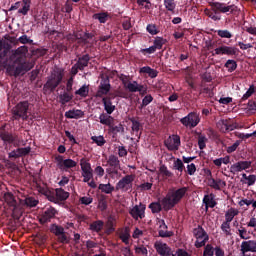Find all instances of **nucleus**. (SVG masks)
<instances>
[{
	"label": "nucleus",
	"mask_w": 256,
	"mask_h": 256,
	"mask_svg": "<svg viewBox=\"0 0 256 256\" xmlns=\"http://www.w3.org/2000/svg\"><path fill=\"white\" fill-rule=\"evenodd\" d=\"M9 51H11V44L0 39V67H4L9 75L19 77V75H25L27 71L32 70L33 63L23 62V57L19 56L27 53V46H22L12 51L7 58Z\"/></svg>",
	"instance_id": "1"
},
{
	"label": "nucleus",
	"mask_w": 256,
	"mask_h": 256,
	"mask_svg": "<svg viewBox=\"0 0 256 256\" xmlns=\"http://www.w3.org/2000/svg\"><path fill=\"white\" fill-rule=\"evenodd\" d=\"M187 191H189L187 187L170 188L166 196L161 200L164 211H171L176 205H179L185 195H187Z\"/></svg>",
	"instance_id": "2"
},
{
	"label": "nucleus",
	"mask_w": 256,
	"mask_h": 256,
	"mask_svg": "<svg viewBox=\"0 0 256 256\" xmlns=\"http://www.w3.org/2000/svg\"><path fill=\"white\" fill-rule=\"evenodd\" d=\"M63 81V74L57 70H54L50 76H48L46 83L43 86L44 93H53L57 87Z\"/></svg>",
	"instance_id": "3"
},
{
	"label": "nucleus",
	"mask_w": 256,
	"mask_h": 256,
	"mask_svg": "<svg viewBox=\"0 0 256 256\" xmlns=\"http://www.w3.org/2000/svg\"><path fill=\"white\" fill-rule=\"evenodd\" d=\"M210 7H212V11L214 13H223L224 15H236L239 8L235 5H228L223 2H210Z\"/></svg>",
	"instance_id": "4"
},
{
	"label": "nucleus",
	"mask_w": 256,
	"mask_h": 256,
	"mask_svg": "<svg viewBox=\"0 0 256 256\" xmlns=\"http://www.w3.org/2000/svg\"><path fill=\"white\" fill-rule=\"evenodd\" d=\"M192 233L196 239L194 243V247H196V249H201V247H205V245H207V242L209 241V234H207V231H205L203 226L198 225L193 229Z\"/></svg>",
	"instance_id": "5"
},
{
	"label": "nucleus",
	"mask_w": 256,
	"mask_h": 256,
	"mask_svg": "<svg viewBox=\"0 0 256 256\" xmlns=\"http://www.w3.org/2000/svg\"><path fill=\"white\" fill-rule=\"evenodd\" d=\"M28 111H29V102L27 101L19 102L12 109V117L15 121H19V119H22V121H27V119H29V116L27 115Z\"/></svg>",
	"instance_id": "6"
},
{
	"label": "nucleus",
	"mask_w": 256,
	"mask_h": 256,
	"mask_svg": "<svg viewBox=\"0 0 256 256\" xmlns=\"http://www.w3.org/2000/svg\"><path fill=\"white\" fill-rule=\"evenodd\" d=\"M0 139L1 141H3L5 147H7L8 145H14V147L19 146V143H17L19 136H17V134H13L12 132L7 131L5 129V125L0 128Z\"/></svg>",
	"instance_id": "7"
},
{
	"label": "nucleus",
	"mask_w": 256,
	"mask_h": 256,
	"mask_svg": "<svg viewBox=\"0 0 256 256\" xmlns=\"http://www.w3.org/2000/svg\"><path fill=\"white\" fill-rule=\"evenodd\" d=\"M133 181H135V174H128L120 179L116 184V191H122L127 193V191H132Z\"/></svg>",
	"instance_id": "8"
},
{
	"label": "nucleus",
	"mask_w": 256,
	"mask_h": 256,
	"mask_svg": "<svg viewBox=\"0 0 256 256\" xmlns=\"http://www.w3.org/2000/svg\"><path fill=\"white\" fill-rule=\"evenodd\" d=\"M107 164L110 167L106 169L108 175H119V169H121V161L117 155H110L107 159Z\"/></svg>",
	"instance_id": "9"
},
{
	"label": "nucleus",
	"mask_w": 256,
	"mask_h": 256,
	"mask_svg": "<svg viewBox=\"0 0 256 256\" xmlns=\"http://www.w3.org/2000/svg\"><path fill=\"white\" fill-rule=\"evenodd\" d=\"M46 197L52 203H63L65 201V190L63 188H56L48 191Z\"/></svg>",
	"instance_id": "10"
},
{
	"label": "nucleus",
	"mask_w": 256,
	"mask_h": 256,
	"mask_svg": "<svg viewBox=\"0 0 256 256\" xmlns=\"http://www.w3.org/2000/svg\"><path fill=\"white\" fill-rule=\"evenodd\" d=\"M201 119L199 118V114L195 112H190L187 116L180 119V123L184 125V127H197Z\"/></svg>",
	"instance_id": "11"
},
{
	"label": "nucleus",
	"mask_w": 256,
	"mask_h": 256,
	"mask_svg": "<svg viewBox=\"0 0 256 256\" xmlns=\"http://www.w3.org/2000/svg\"><path fill=\"white\" fill-rule=\"evenodd\" d=\"M165 147L168 151H179V147H181V137L179 135H172L164 141Z\"/></svg>",
	"instance_id": "12"
},
{
	"label": "nucleus",
	"mask_w": 256,
	"mask_h": 256,
	"mask_svg": "<svg viewBox=\"0 0 256 256\" xmlns=\"http://www.w3.org/2000/svg\"><path fill=\"white\" fill-rule=\"evenodd\" d=\"M147 207L145 204L140 203L139 205H135L133 208L129 210V214L135 221H139V219H145V210Z\"/></svg>",
	"instance_id": "13"
},
{
	"label": "nucleus",
	"mask_w": 256,
	"mask_h": 256,
	"mask_svg": "<svg viewBox=\"0 0 256 256\" xmlns=\"http://www.w3.org/2000/svg\"><path fill=\"white\" fill-rule=\"evenodd\" d=\"M55 215H57V210L54 207L49 206L45 208L39 218L41 225H45V223H49L51 219H55Z\"/></svg>",
	"instance_id": "14"
},
{
	"label": "nucleus",
	"mask_w": 256,
	"mask_h": 256,
	"mask_svg": "<svg viewBox=\"0 0 256 256\" xmlns=\"http://www.w3.org/2000/svg\"><path fill=\"white\" fill-rule=\"evenodd\" d=\"M214 51L215 55H227L228 57H233L239 53V49H237V47L227 45L219 46Z\"/></svg>",
	"instance_id": "15"
},
{
	"label": "nucleus",
	"mask_w": 256,
	"mask_h": 256,
	"mask_svg": "<svg viewBox=\"0 0 256 256\" xmlns=\"http://www.w3.org/2000/svg\"><path fill=\"white\" fill-rule=\"evenodd\" d=\"M253 162L251 161H238L231 165L230 173H241V171H247V169H251V165Z\"/></svg>",
	"instance_id": "16"
},
{
	"label": "nucleus",
	"mask_w": 256,
	"mask_h": 256,
	"mask_svg": "<svg viewBox=\"0 0 256 256\" xmlns=\"http://www.w3.org/2000/svg\"><path fill=\"white\" fill-rule=\"evenodd\" d=\"M31 153V147L17 148L8 153L9 159H19V157H25Z\"/></svg>",
	"instance_id": "17"
},
{
	"label": "nucleus",
	"mask_w": 256,
	"mask_h": 256,
	"mask_svg": "<svg viewBox=\"0 0 256 256\" xmlns=\"http://www.w3.org/2000/svg\"><path fill=\"white\" fill-rule=\"evenodd\" d=\"M154 249H156L158 255H161V256L171 255V248L167 245V243L157 241L154 244Z\"/></svg>",
	"instance_id": "18"
},
{
	"label": "nucleus",
	"mask_w": 256,
	"mask_h": 256,
	"mask_svg": "<svg viewBox=\"0 0 256 256\" xmlns=\"http://www.w3.org/2000/svg\"><path fill=\"white\" fill-rule=\"evenodd\" d=\"M50 229L51 233L58 237V241H60V243H65V228H63V226L58 224H52Z\"/></svg>",
	"instance_id": "19"
},
{
	"label": "nucleus",
	"mask_w": 256,
	"mask_h": 256,
	"mask_svg": "<svg viewBox=\"0 0 256 256\" xmlns=\"http://www.w3.org/2000/svg\"><path fill=\"white\" fill-rule=\"evenodd\" d=\"M4 201L8 204L9 207H12L13 215H17V200H15V196L11 192H7L4 194Z\"/></svg>",
	"instance_id": "20"
},
{
	"label": "nucleus",
	"mask_w": 256,
	"mask_h": 256,
	"mask_svg": "<svg viewBox=\"0 0 256 256\" xmlns=\"http://www.w3.org/2000/svg\"><path fill=\"white\" fill-rule=\"evenodd\" d=\"M241 255H247V253H256L255 250V243L253 242V240H248V241H243L241 243Z\"/></svg>",
	"instance_id": "21"
},
{
	"label": "nucleus",
	"mask_w": 256,
	"mask_h": 256,
	"mask_svg": "<svg viewBox=\"0 0 256 256\" xmlns=\"http://www.w3.org/2000/svg\"><path fill=\"white\" fill-rule=\"evenodd\" d=\"M217 127L218 129H220L222 133H229V131H233V129H235L233 124H231V120H227V119H221L217 123Z\"/></svg>",
	"instance_id": "22"
},
{
	"label": "nucleus",
	"mask_w": 256,
	"mask_h": 256,
	"mask_svg": "<svg viewBox=\"0 0 256 256\" xmlns=\"http://www.w3.org/2000/svg\"><path fill=\"white\" fill-rule=\"evenodd\" d=\"M160 230L158 231L159 237L167 238V237H173L172 231H167L168 226L165 224V220H160Z\"/></svg>",
	"instance_id": "23"
},
{
	"label": "nucleus",
	"mask_w": 256,
	"mask_h": 256,
	"mask_svg": "<svg viewBox=\"0 0 256 256\" xmlns=\"http://www.w3.org/2000/svg\"><path fill=\"white\" fill-rule=\"evenodd\" d=\"M102 103L104 105V110L108 115H112L115 111V105H113V102L111 101V97H103Z\"/></svg>",
	"instance_id": "24"
},
{
	"label": "nucleus",
	"mask_w": 256,
	"mask_h": 256,
	"mask_svg": "<svg viewBox=\"0 0 256 256\" xmlns=\"http://www.w3.org/2000/svg\"><path fill=\"white\" fill-rule=\"evenodd\" d=\"M140 75H148L151 79H155L159 75V72L150 66H144L139 70Z\"/></svg>",
	"instance_id": "25"
},
{
	"label": "nucleus",
	"mask_w": 256,
	"mask_h": 256,
	"mask_svg": "<svg viewBox=\"0 0 256 256\" xmlns=\"http://www.w3.org/2000/svg\"><path fill=\"white\" fill-rule=\"evenodd\" d=\"M84 115L85 113L79 109H72L65 112L66 119H81V117H84Z\"/></svg>",
	"instance_id": "26"
},
{
	"label": "nucleus",
	"mask_w": 256,
	"mask_h": 256,
	"mask_svg": "<svg viewBox=\"0 0 256 256\" xmlns=\"http://www.w3.org/2000/svg\"><path fill=\"white\" fill-rule=\"evenodd\" d=\"M99 121L101 125H106L107 127H109L112 123H115V118H113L111 114H108L106 112V113L100 114Z\"/></svg>",
	"instance_id": "27"
},
{
	"label": "nucleus",
	"mask_w": 256,
	"mask_h": 256,
	"mask_svg": "<svg viewBox=\"0 0 256 256\" xmlns=\"http://www.w3.org/2000/svg\"><path fill=\"white\" fill-rule=\"evenodd\" d=\"M109 127V133H112V138L117 139V133H125V127L123 124L113 125V123L108 126Z\"/></svg>",
	"instance_id": "28"
},
{
	"label": "nucleus",
	"mask_w": 256,
	"mask_h": 256,
	"mask_svg": "<svg viewBox=\"0 0 256 256\" xmlns=\"http://www.w3.org/2000/svg\"><path fill=\"white\" fill-rule=\"evenodd\" d=\"M103 227H105V222H103V220L93 221L89 225V229L90 231H93V233H101L103 231Z\"/></svg>",
	"instance_id": "29"
},
{
	"label": "nucleus",
	"mask_w": 256,
	"mask_h": 256,
	"mask_svg": "<svg viewBox=\"0 0 256 256\" xmlns=\"http://www.w3.org/2000/svg\"><path fill=\"white\" fill-rule=\"evenodd\" d=\"M89 61H91V57H89V54H85L80 57L76 63L79 71H83V69H85V67L89 65Z\"/></svg>",
	"instance_id": "30"
},
{
	"label": "nucleus",
	"mask_w": 256,
	"mask_h": 256,
	"mask_svg": "<svg viewBox=\"0 0 256 256\" xmlns=\"http://www.w3.org/2000/svg\"><path fill=\"white\" fill-rule=\"evenodd\" d=\"M209 185L210 187H212V189H215L216 191H221V187H227V182L221 179L215 180L214 178H211L209 180Z\"/></svg>",
	"instance_id": "31"
},
{
	"label": "nucleus",
	"mask_w": 256,
	"mask_h": 256,
	"mask_svg": "<svg viewBox=\"0 0 256 256\" xmlns=\"http://www.w3.org/2000/svg\"><path fill=\"white\" fill-rule=\"evenodd\" d=\"M109 91H111V86H105V85L100 84V85L98 86V90H97V92H96L95 97H98V98H100V99H103V97H104L105 95H109Z\"/></svg>",
	"instance_id": "32"
},
{
	"label": "nucleus",
	"mask_w": 256,
	"mask_h": 256,
	"mask_svg": "<svg viewBox=\"0 0 256 256\" xmlns=\"http://www.w3.org/2000/svg\"><path fill=\"white\" fill-rule=\"evenodd\" d=\"M237 215H239V210H237L235 208L228 209L225 213V221L224 222L231 223V221H233V219H235V217H237Z\"/></svg>",
	"instance_id": "33"
},
{
	"label": "nucleus",
	"mask_w": 256,
	"mask_h": 256,
	"mask_svg": "<svg viewBox=\"0 0 256 256\" xmlns=\"http://www.w3.org/2000/svg\"><path fill=\"white\" fill-rule=\"evenodd\" d=\"M98 189L101 191V193H106V195H111V193L115 191V187L111 185V183L99 184Z\"/></svg>",
	"instance_id": "34"
},
{
	"label": "nucleus",
	"mask_w": 256,
	"mask_h": 256,
	"mask_svg": "<svg viewBox=\"0 0 256 256\" xmlns=\"http://www.w3.org/2000/svg\"><path fill=\"white\" fill-rule=\"evenodd\" d=\"M203 203L204 205H207V207H210L211 209L217 206V202L213 198V194L205 195L203 198Z\"/></svg>",
	"instance_id": "35"
},
{
	"label": "nucleus",
	"mask_w": 256,
	"mask_h": 256,
	"mask_svg": "<svg viewBox=\"0 0 256 256\" xmlns=\"http://www.w3.org/2000/svg\"><path fill=\"white\" fill-rule=\"evenodd\" d=\"M131 238V230L129 227H125L124 231L120 234V239L125 245H129V239Z\"/></svg>",
	"instance_id": "36"
},
{
	"label": "nucleus",
	"mask_w": 256,
	"mask_h": 256,
	"mask_svg": "<svg viewBox=\"0 0 256 256\" xmlns=\"http://www.w3.org/2000/svg\"><path fill=\"white\" fill-rule=\"evenodd\" d=\"M173 169H175V171H179V177H181L183 171L185 170V164H183V160L177 158L173 163Z\"/></svg>",
	"instance_id": "37"
},
{
	"label": "nucleus",
	"mask_w": 256,
	"mask_h": 256,
	"mask_svg": "<svg viewBox=\"0 0 256 256\" xmlns=\"http://www.w3.org/2000/svg\"><path fill=\"white\" fill-rule=\"evenodd\" d=\"M93 19L98 20L99 23H107L109 19V13L107 12L96 13L93 15Z\"/></svg>",
	"instance_id": "38"
},
{
	"label": "nucleus",
	"mask_w": 256,
	"mask_h": 256,
	"mask_svg": "<svg viewBox=\"0 0 256 256\" xmlns=\"http://www.w3.org/2000/svg\"><path fill=\"white\" fill-rule=\"evenodd\" d=\"M21 203H24L26 207H37L39 201L34 197H26L24 200H21Z\"/></svg>",
	"instance_id": "39"
},
{
	"label": "nucleus",
	"mask_w": 256,
	"mask_h": 256,
	"mask_svg": "<svg viewBox=\"0 0 256 256\" xmlns=\"http://www.w3.org/2000/svg\"><path fill=\"white\" fill-rule=\"evenodd\" d=\"M149 209H151L152 213H161L163 211V204L161 202H152L149 205Z\"/></svg>",
	"instance_id": "40"
},
{
	"label": "nucleus",
	"mask_w": 256,
	"mask_h": 256,
	"mask_svg": "<svg viewBox=\"0 0 256 256\" xmlns=\"http://www.w3.org/2000/svg\"><path fill=\"white\" fill-rule=\"evenodd\" d=\"M242 178H244L245 181H247L245 183H246V185H248V187H251V186L255 185V182H256V175L255 174H251V175L247 176V174L243 173Z\"/></svg>",
	"instance_id": "41"
},
{
	"label": "nucleus",
	"mask_w": 256,
	"mask_h": 256,
	"mask_svg": "<svg viewBox=\"0 0 256 256\" xmlns=\"http://www.w3.org/2000/svg\"><path fill=\"white\" fill-rule=\"evenodd\" d=\"M215 33H217L218 37H221V39H231L233 37V33L227 29L216 30Z\"/></svg>",
	"instance_id": "42"
},
{
	"label": "nucleus",
	"mask_w": 256,
	"mask_h": 256,
	"mask_svg": "<svg viewBox=\"0 0 256 256\" xmlns=\"http://www.w3.org/2000/svg\"><path fill=\"white\" fill-rule=\"evenodd\" d=\"M164 6L170 13H174L177 3H175V0H164Z\"/></svg>",
	"instance_id": "43"
},
{
	"label": "nucleus",
	"mask_w": 256,
	"mask_h": 256,
	"mask_svg": "<svg viewBox=\"0 0 256 256\" xmlns=\"http://www.w3.org/2000/svg\"><path fill=\"white\" fill-rule=\"evenodd\" d=\"M91 141H93V143H96V145L98 147H103L105 145V143H107V140H105V137L103 136H92L91 137Z\"/></svg>",
	"instance_id": "44"
},
{
	"label": "nucleus",
	"mask_w": 256,
	"mask_h": 256,
	"mask_svg": "<svg viewBox=\"0 0 256 256\" xmlns=\"http://www.w3.org/2000/svg\"><path fill=\"white\" fill-rule=\"evenodd\" d=\"M150 103H153V96L151 94H147L142 99V103L139 106V109H145V107H147V105H150Z\"/></svg>",
	"instance_id": "45"
},
{
	"label": "nucleus",
	"mask_w": 256,
	"mask_h": 256,
	"mask_svg": "<svg viewBox=\"0 0 256 256\" xmlns=\"http://www.w3.org/2000/svg\"><path fill=\"white\" fill-rule=\"evenodd\" d=\"M224 67L228 69L229 73H233L237 69V61L235 60H227Z\"/></svg>",
	"instance_id": "46"
},
{
	"label": "nucleus",
	"mask_w": 256,
	"mask_h": 256,
	"mask_svg": "<svg viewBox=\"0 0 256 256\" xmlns=\"http://www.w3.org/2000/svg\"><path fill=\"white\" fill-rule=\"evenodd\" d=\"M167 43V39L163 37H156L154 40V47L155 49H163V46Z\"/></svg>",
	"instance_id": "47"
},
{
	"label": "nucleus",
	"mask_w": 256,
	"mask_h": 256,
	"mask_svg": "<svg viewBox=\"0 0 256 256\" xmlns=\"http://www.w3.org/2000/svg\"><path fill=\"white\" fill-rule=\"evenodd\" d=\"M215 255V248L211 244H205L203 256H214Z\"/></svg>",
	"instance_id": "48"
},
{
	"label": "nucleus",
	"mask_w": 256,
	"mask_h": 256,
	"mask_svg": "<svg viewBox=\"0 0 256 256\" xmlns=\"http://www.w3.org/2000/svg\"><path fill=\"white\" fill-rule=\"evenodd\" d=\"M55 163L57 164V167L61 171H65V158H63V156H61V155L56 156Z\"/></svg>",
	"instance_id": "49"
},
{
	"label": "nucleus",
	"mask_w": 256,
	"mask_h": 256,
	"mask_svg": "<svg viewBox=\"0 0 256 256\" xmlns=\"http://www.w3.org/2000/svg\"><path fill=\"white\" fill-rule=\"evenodd\" d=\"M254 93H255V85L252 84L250 85L246 93L242 96L241 102L243 103V101H247V99H249V97H251V95H253Z\"/></svg>",
	"instance_id": "50"
},
{
	"label": "nucleus",
	"mask_w": 256,
	"mask_h": 256,
	"mask_svg": "<svg viewBox=\"0 0 256 256\" xmlns=\"http://www.w3.org/2000/svg\"><path fill=\"white\" fill-rule=\"evenodd\" d=\"M75 93L80 97H87V95H89V86L83 85Z\"/></svg>",
	"instance_id": "51"
},
{
	"label": "nucleus",
	"mask_w": 256,
	"mask_h": 256,
	"mask_svg": "<svg viewBox=\"0 0 256 256\" xmlns=\"http://www.w3.org/2000/svg\"><path fill=\"white\" fill-rule=\"evenodd\" d=\"M82 177L84 183H89L93 179V170L82 171Z\"/></svg>",
	"instance_id": "52"
},
{
	"label": "nucleus",
	"mask_w": 256,
	"mask_h": 256,
	"mask_svg": "<svg viewBox=\"0 0 256 256\" xmlns=\"http://www.w3.org/2000/svg\"><path fill=\"white\" fill-rule=\"evenodd\" d=\"M130 121L132 123V127H131L132 131L134 133H139V131H141V122L135 120V118H130Z\"/></svg>",
	"instance_id": "53"
},
{
	"label": "nucleus",
	"mask_w": 256,
	"mask_h": 256,
	"mask_svg": "<svg viewBox=\"0 0 256 256\" xmlns=\"http://www.w3.org/2000/svg\"><path fill=\"white\" fill-rule=\"evenodd\" d=\"M80 167L82 171H93V168H91V163H89L85 158L80 160Z\"/></svg>",
	"instance_id": "54"
},
{
	"label": "nucleus",
	"mask_w": 256,
	"mask_h": 256,
	"mask_svg": "<svg viewBox=\"0 0 256 256\" xmlns=\"http://www.w3.org/2000/svg\"><path fill=\"white\" fill-rule=\"evenodd\" d=\"M139 83L137 81L129 82L125 87L128 89L130 93H137L139 90L138 87Z\"/></svg>",
	"instance_id": "55"
},
{
	"label": "nucleus",
	"mask_w": 256,
	"mask_h": 256,
	"mask_svg": "<svg viewBox=\"0 0 256 256\" xmlns=\"http://www.w3.org/2000/svg\"><path fill=\"white\" fill-rule=\"evenodd\" d=\"M159 171L161 175H163V177H165L166 179L173 177V173L169 171V169H167V166L165 165L160 166Z\"/></svg>",
	"instance_id": "56"
},
{
	"label": "nucleus",
	"mask_w": 256,
	"mask_h": 256,
	"mask_svg": "<svg viewBox=\"0 0 256 256\" xmlns=\"http://www.w3.org/2000/svg\"><path fill=\"white\" fill-rule=\"evenodd\" d=\"M207 137L200 135L198 137V147L201 151L207 147Z\"/></svg>",
	"instance_id": "57"
},
{
	"label": "nucleus",
	"mask_w": 256,
	"mask_h": 256,
	"mask_svg": "<svg viewBox=\"0 0 256 256\" xmlns=\"http://www.w3.org/2000/svg\"><path fill=\"white\" fill-rule=\"evenodd\" d=\"M221 230L225 235L229 236L231 235V223L230 222H223L221 224Z\"/></svg>",
	"instance_id": "58"
},
{
	"label": "nucleus",
	"mask_w": 256,
	"mask_h": 256,
	"mask_svg": "<svg viewBox=\"0 0 256 256\" xmlns=\"http://www.w3.org/2000/svg\"><path fill=\"white\" fill-rule=\"evenodd\" d=\"M135 253L137 255H145V256H147L149 252L147 250V247H144L143 245H140V246H135Z\"/></svg>",
	"instance_id": "59"
},
{
	"label": "nucleus",
	"mask_w": 256,
	"mask_h": 256,
	"mask_svg": "<svg viewBox=\"0 0 256 256\" xmlns=\"http://www.w3.org/2000/svg\"><path fill=\"white\" fill-rule=\"evenodd\" d=\"M19 43H21L22 45H33V40H31L30 38H28L27 35H22L18 38Z\"/></svg>",
	"instance_id": "60"
},
{
	"label": "nucleus",
	"mask_w": 256,
	"mask_h": 256,
	"mask_svg": "<svg viewBox=\"0 0 256 256\" xmlns=\"http://www.w3.org/2000/svg\"><path fill=\"white\" fill-rule=\"evenodd\" d=\"M241 145V140H237L233 145L228 146L226 151L227 153L231 154V153H235V151H237V148Z\"/></svg>",
	"instance_id": "61"
},
{
	"label": "nucleus",
	"mask_w": 256,
	"mask_h": 256,
	"mask_svg": "<svg viewBox=\"0 0 256 256\" xmlns=\"http://www.w3.org/2000/svg\"><path fill=\"white\" fill-rule=\"evenodd\" d=\"M79 202L81 203V205H91V203H93V197L91 196L80 197Z\"/></svg>",
	"instance_id": "62"
},
{
	"label": "nucleus",
	"mask_w": 256,
	"mask_h": 256,
	"mask_svg": "<svg viewBox=\"0 0 256 256\" xmlns=\"http://www.w3.org/2000/svg\"><path fill=\"white\" fill-rule=\"evenodd\" d=\"M136 3L139 7H144V9H151L150 0H137Z\"/></svg>",
	"instance_id": "63"
},
{
	"label": "nucleus",
	"mask_w": 256,
	"mask_h": 256,
	"mask_svg": "<svg viewBox=\"0 0 256 256\" xmlns=\"http://www.w3.org/2000/svg\"><path fill=\"white\" fill-rule=\"evenodd\" d=\"M146 31H148L150 35H157L159 33V30H157V25L155 24H148L146 27Z\"/></svg>",
	"instance_id": "64"
}]
</instances>
